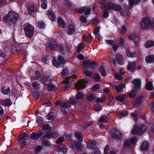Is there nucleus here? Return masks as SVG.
I'll return each mask as SVG.
<instances>
[{
	"label": "nucleus",
	"instance_id": "12",
	"mask_svg": "<svg viewBox=\"0 0 154 154\" xmlns=\"http://www.w3.org/2000/svg\"><path fill=\"white\" fill-rule=\"evenodd\" d=\"M57 47V45L55 41H50L46 46V48L48 50H54Z\"/></svg>",
	"mask_w": 154,
	"mask_h": 154
},
{
	"label": "nucleus",
	"instance_id": "54",
	"mask_svg": "<svg viewBox=\"0 0 154 154\" xmlns=\"http://www.w3.org/2000/svg\"><path fill=\"white\" fill-rule=\"evenodd\" d=\"M90 66L91 68H94L95 66H97V64L96 62H94L90 60Z\"/></svg>",
	"mask_w": 154,
	"mask_h": 154
},
{
	"label": "nucleus",
	"instance_id": "15",
	"mask_svg": "<svg viewBox=\"0 0 154 154\" xmlns=\"http://www.w3.org/2000/svg\"><path fill=\"white\" fill-rule=\"evenodd\" d=\"M57 151L59 152H62L66 153L67 151V149L66 146L63 145H58L57 148Z\"/></svg>",
	"mask_w": 154,
	"mask_h": 154
},
{
	"label": "nucleus",
	"instance_id": "36",
	"mask_svg": "<svg viewBox=\"0 0 154 154\" xmlns=\"http://www.w3.org/2000/svg\"><path fill=\"white\" fill-rule=\"evenodd\" d=\"M90 60H85L82 63V68L83 69L87 68L90 65Z\"/></svg>",
	"mask_w": 154,
	"mask_h": 154
},
{
	"label": "nucleus",
	"instance_id": "49",
	"mask_svg": "<svg viewBox=\"0 0 154 154\" xmlns=\"http://www.w3.org/2000/svg\"><path fill=\"white\" fill-rule=\"evenodd\" d=\"M64 140V137H60L55 142L57 144H59L62 143Z\"/></svg>",
	"mask_w": 154,
	"mask_h": 154
},
{
	"label": "nucleus",
	"instance_id": "16",
	"mask_svg": "<svg viewBox=\"0 0 154 154\" xmlns=\"http://www.w3.org/2000/svg\"><path fill=\"white\" fill-rule=\"evenodd\" d=\"M126 54L128 57H134L137 56L136 52L134 51H131L129 48L127 49Z\"/></svg>",
	"mask_w": 154,
	"mask_h": 154
},
{
	"label": "nucleus",
	"instance_id": "6",
	"mask_svg": "<svg viewBox=\"0 0 154 154\" xmlns=\"http://www.w3.org/2000/svg\"><path fill=\"white\" fill-rule=\"evenodd\" d=\"M133 88L136 91H138L140 88L141 84L140 80L138 79H136L132 82Z\"/></svg>",
	"mask_w": 154,
	"mask_h": 154
},
{
	"label": "nucleus",
	"instance_id": "5",
	"mask_svg": "<svg viewBox=\"0 0 154 154\" xmlns=\"http://www.w3.org/2000/svg\"><path fill=\"white\" fill-rule=\"evenodd\" d=\"M135 127V126L134 127L135 128L133 129L131 132L133 134H143L146 131V127L144 125L138 126L136 129Z\"/></svg>",
	"mask_w": 154,
	"mask_h": 154
},
{
	"label": "nucleus",
	"instance_id": "57",
	"mask_svg": "<svg viewBox=\"0 0 154 154\" xmlns=\"http://www.w3.org/2000/svg\"><path fill=\"white\" fill-rule=\"evenodd\" d=\"M81 22L83 23H85L87 22V20L85 17L83 15L80 18Z\"/></svg>",
	"mask_w": 154,
	"mask_h": 154
},
{
	"label": "nucleus",
	"instance_id": "26",
	"mask_svg": "<svg viewBox=\"0 0 154 154\" xmlns=\"http://www.w3.org/2000/svg\"><path fill=\"white\" fill-rule=\"evenodd\" d=\"M1 89L2 93L4 94L7 95L10 92L9 88L7 86L3 87Z\"/></svg>",
	"mask_w": 154,
	"mask_h": 154
},
{
	"label": "nucleus",
	"instance_id": "56",
	"mask_svg": "<svg viewBox=\"0 0 154 154\" xmlns=\"http://www.w3.org/2000/svg\"><path fill=\"white\" fill-rule=\"evenodd\" d=\"M76 147L78 151L80 152L82 150V144L79 142H78Z\"/></svg>",
	"mask_w": 154,
	"mask_h": 154
},
{
	"label": "nucleus",
	"instance_id": "7",
	"mask_svg": "<svg viewBox=\"0 0 154 154\" xmlns=\"http://www.w3.org/2000/svg\"><path fill=\"white\" fill-rule=\"evenodd\" d=\"M77 13H82L84 12L85 15H88L90 14L91 9L89 7H84L79 9H76L75 10Z\"/></svg>",
	"mask_w": 154,
	"mask_h": 154
},
{
	"label": "nucleus",
	"instance_id": "19",
	"mask_svg": "<svg viewBox=\"0 0 154 154\" xmlns=\"http://www.w3.org/2000/svg\"><path fill=\"white\" fill-rule=\"evenodd\" d=\"M146 62L147 63H152L154 62V56L152 54L146 56L145 58Z\"/></svg>",
	"mask_w": 154,
	"mask_h": 154
},
{
	"label": "nucleus",
	"instance_id": "38",
	"mask_svg": "<svg viewBox=\"0 0 154 154\" xmlns=\"http://www.w3.org/2000/svg\"><path fill=\"white\" fill-rule=\"evenodd\" d=\"M96 144L94 141L88 143L87 147L90 149H95Z\"/></svg>",
	"mask_w": 154,
	"mask_h": 154
},
{
	"label": "nucleus",
	"instance_id": "48",
	"mask_svg": "<svg viewBox=\"0 0 154 154\" xmlns=\"http://www.w3.org/2000/svg\"><path fill=\"white\" fill-rule=\"evenodd\" d=\"M49 78L48 77L46 78L45 76L43 77L40 79V81L42 83L47 84V82L48 81V80Z\"/></svg>",
	"mask_w": 154,
	"mask_h": 154
},
{
	"label": "nucleus",
	"instance_id": "35",
	"mask_svg": "<svg viewBox=\"0 0 154 154\" xmlns=\"http://www.w3.org/2000/svg\"><path fill=\"white\" fill-rule=\"evenodd\" d=\"M154 45V42L152 40L147 41L145 44V46L147 48H149Z\"/></svg>",
	"mask_w": 154,
	"mask_h": 154
},
{
	"label": "nucleus",
	"instance_id": "37",
	"mask_svg": "<svg viewBox=\"0 0 154 154\" xmlns=\"http://www.w3.org/2000/svg\"><path fill=\"white\" fill-rule=\"evenodd\" d=\"M75 135L79 141H82L83 140V137L81 133L76 132L75 133Z\"/></svg>",
	"mask_w": 154,
	"mask_h": 154
},
{
	"label": "nucleus",
	"instance_id": "33",
	"mask_svg": "<svg viewBox=\"0 0 154 154\" xmlns=\"http://www.w3.org/2000/svg\"><path fill=\"white\" fill-rule=\"evenodd\" d=\"M30 138L34 140H37L38 138V132H33L31 135Z\"/></svg>",
	"mask_w": 154,
	"mask_h": 154
},
{
	"label": "nucleus",
	"instance_id": "44",
	"mask_svg": "<svg viewBox=\"0 0 154 154\" xmlns=\"http://www.w3.org/2000/svg\"><path fill=\"white\" fill-rule=\"evenodd\" d=\"M137 91H136V90H134L133 89L130 92L128 93V95L130 98H134L136 95V92Z\"/></svg>",
	"mask_w": 154,
	"mask_h": 154
},
{
	"label": "nucleus",
	"instance_id": "41",
	"mask_svg": "<svg viewBox=\"0 0 154 154\" xmlns=\"http://www.w3.org/2000/svg\"><path fill=\"white\" fill-rule=\"evenodd\" d=\"M50 59L49 58L48 55H45L42 58V62L43 63L48 64L49 62V60Z\"/></svg>",
	"mask_w": 154,
	"mask_h": 154
},
{
	"label": "nucleus",
	"instance_id": "4",
	"mask_svg": "<svg viewBox=\"0 0 154 154\" xmlns=\"http://www.w3.org/2000/svg\"><path fill=\"white\" fill-rule=\"evenodd\" d=\"M152 22L148 17L144 18L141 23V27L144 29H146L152 26Z\"/></svg>",
	"mask_w": 154,
	"mask_h": 154
},
{
	"label": "nucleus",
	"instance_id": "45",
	"mask_svg": "<svg viewBox=\"0 0 154 154\" xmlns=\"http://www.w3.org/2000/svg\"><path fill=\"white\" fill-rule=\"evenodd\" d=\"M114 5V4L112 3H108L106 4V5L105 8L107 10H110L112 9H113Z\"/></svg>",
	"mask_w": 154,
	"mask_h": 154
},
{
	"label": "nucleus",
	"instance_id": "51",
	"mask_svg": "<svg viewBox=\"0 0 154 154\" xmlns=\"http://www.w3.org/2000/svg\"><path fill=\"white\" fill-rule=\"evenodd\" d=\"M106 99V98L105 96H103L102 97H99L96 100V102L97 103H100L102 102L105 101Z\"/></svg>",
	"mask_w": 154,
	"mask_h": 154
},
{
	"label": "nucleus",
	"instance_id": "28",
	"mask_svg": "<svg viewBox=\"0 0 154 154\" xmlns=\"http://www.w3.org/2000/svg\"><path fill=\"white\" fill-rule=\"evenodd\" d=\"M47 14L49 17L52 21L55 20L56 19V17L54 15V12L52 11H48Z\"/></svg>",
	"mask_w": 154,
	"mask_h": 154
},
{
	"label": "nucleus",
	"instance_id": "61",
	"mask_svg": "<svg viewBox=\"0 0 154 154\" xmlns=\"http://www.w3.org/2000/svg\"><path fill=\"white\" fill-rule=\"evenodd\" d=\"M114 101V99L113 96H110L109 97V99L108 100V103L109 104L113 103Z\"/></svg>",
	"mask_w": 154,
	"mask_h": 154
},
{
	"label": "nucleus",
	"instance_id": "25",
	"mask_svg": "<svg viewBox=\"0 0 154 154\" xmlns=\"http://www.w3.org/2000/svg\"><path fill=\"white\" fill-rule=\"evenodd\" d=\"M71 104L72 103H70L69 101L67 102H62L61 103V107L63 109H67L70 106Z\"/></svg>",
	"mask_w": 154,
	"mask_h": 154
},
{
	"label": "nucleus",
	"instance_id": "42",
	"mask_svg": "<svg viewBox=\"0 0 154 154\" xmlns=\"http://www.w3.org/2000/svg\"><path fill=\"white\" fill-rule=\"evenodd\" d=\"M107 0H103L99 2V6L102 9L105 8L106 5V2Z\"/></svg>",
	"mask_w": 154,
	"mask_h": 154
},
{
	"label": "nucleus",
	"instance_id": "63",
	"mask_svg": "<svg viewBox=\"0 0 154 154\" xmlns=\"http://www.w3.org/2000/svg\"><path fill=\"white\" fill-rule=\"evenodd\" d=\"M113 9L116 11H119L121 10V8L119 5L114 4Z\"/></svg>",
	"mask_w": 154,
	"mask_h": 154
},
{
	"label": "nucleus",
	"instance_id": "22",
	"mask_svg": "<svg viewBox=\"0 0 154 154\" xmlns=\"http://www.w3.org/2000/svg\"><path fill=\"white\" fill-rule=\"evenodd\" d=\"M82 70L83 71L84 74L88 77H91L93 74V72L88 69H82Z\"/></svg>",
	"mask_w": 154,
	"mask_h": 154
},
{
	"label": "nucleus",
	"instance_id": "58",
	"mask_svg": "<svg viewBox=\"0 0 154 154\" xmlns=\"http://www.w3.org/2000/svg\"><path fill=\"white\" fill-rule=\"evenodd\" d=\"M43 137L45 139H49L51 137H53L52 132L48 133L44 135Z\"/></svg>",
	"mask_w": 154,
	"mask_h": 154
},
{
	"label": "nucleus",
	"instance_id": "52",
	"mask_svg": "<svg viewBox=\"0 0 154 154\" xmlns=\"http://www.w3.org/2000/svg\"><path fill=\"white\" fill-rule=\"evenodd\" d=\"M95 98V96L92 94H90L87 97V99L90 101H92Z\"/></svg>",
	"mask_w": 154,
	"mask_h": 154
},
{
	"label": "nucleus",
	"instance_id": "13",
	"mask_svg": "<svg viewBox=\"0 0 154 154\" xmlns=\"http://www.w3.org/2000/svg\"><path fill=\"white\" fill-rule=\"evenodd\" d=\"M116 60L118 64L122 65L124 63V61L122 56L117 53L116 55Z\"/></svg>",
	"mask_w": 154,
	"mask_h": 154
},
{
	"label": "nucleus",
	"instance_id": "10",
	"mask_svg": "<svg viewBox=\"0 0 154 154\" xmlns=\"http://www.w3.org/2000/svg\"><path fill=\"white\" fill-rule=\"evenodd\" d=\"M136 140L134 138L127 140L124 143V147L125 148H130L134 144Z\"/></svg>",
	"mask_w": 154,
	"mask_h": 154
},
{
	"label": "nucleus",
	"instance_id": "29",
	"mask_svg": "<svg viewBox=\"0 0 154 154\" xmlns=\"http://www.w3.org/2000/svg\"><path fill=\"white\" fill-rule=\"evenodd\" d=\"M113 138L115 140H119L121 137V134L118 131H116L113 135Z\"/></svg>",
	"mask_w": 154,
	"mask_h": 154
},
{
	"label": "nucleus",
	"instance_id": "1",
	"mask_svg": "<svg viewBox=\"0 0 154 154\" xmlns=\"http://www.w3.org/2000/svg\"><path fill=\"white\" fill-rule=\"evenodd\" d=\"M19 15L17 14L13 11H10L7 15L4 16L3 21L9 26H11L15 23Z\"/></svg>",
	"mask_w": 154,
	"mask_h": 154
},
{
	"label": "nucleus",
	"instance_id": "59",
	"mask_svg": "<svg viewBox=\"0 0 154 154\" xmlns=\"http://www.w3.org/2000/svg\"><path fill=\"white\" fill-rule=\"evenodd\" d=\"M78 142H76L74 141H72L70 143V146L71 148H73L76 146L77 143Z\"/></svg>",
	"mask_w": 154,
	"mask_h": 154
},
{
	"label": "nucleus",
	"instance_id": "50",
	"mask_svg": "<svg viewBox=\"0 0 154 154\" xmlns=\"http://www.w3.org/2000/svg\"><path fill=\"white\" fill-rule=\"evenodd\" d=\"M55 116L53 112H51L48 115V120L54 119Z\"/></svg>",
	"mask_w": 154,
	"mask_h": 154
},
{
	"label": "nucleus",
	"instance_id": "20",
	"mask_svg": "<svg viewBox=\"0 0 154 154\" xmlns=\"http://www.w3.org/2000/svg\"><path fill=\"white\" fill-rule=\"evenodd\" d=\"M37 8V6L35 4L29 6L28 8L29 13L31 14L35 12Z\"/></svg>",
	"mask_w": 154,
	"mask_h": 154
},
{
	"label": "nucleus",
	"instance_id": "34",
	"mask_svg": "<svg viewBox=\"0 0 154 154\" xmlns=\"http://www.w3.org/2000/svg\"><path fill=\"white\" fill-rule=\"evenodd\" d=\"M51 129V128L50 125L48 124H44L43 125L42 130L44 131H49Z\"/></svg>",
	"mask_w": 154,
	"mask_h": 154
},
{
	"label": "nucleus",
	"instance_id": "3",
	"mask_svg": "<svg viewBox=\"0 0 154 154\" xmlns=\"http://www.w3.org/2000/svg\"><path fill=\"white\" fill-rule=\"evenodd\" d=\"M24 29L26 36L30 38L33 36L34 27L32 25L26 23L24 26Z\"/></svg>",
	"mask_w": 154,
	"mask_h": 154
},
{
	"label": "nucleus",
	"instance_id": "47",
	"mask_svg": "<svg viewBox=\"0 0 154 154\" xmlns=\"http://www.w3.org/2000/svg\"><path fill=\"white\" fill-rule=\"evenodd\" d=\"M85 46V44L84 43H82L80 44L79 45L78 47L77 51L79 52L81 51L83 48Z\"/></svg>",
	"mask_w": 154,
	"mask_h": 154
},
{
	"label": "nucleus",
	"instance_id": "27",
	"mask_svg": "<svg viewBox=\"0 0 154 154\" xmlns=\"http://www.w3.org/2000/svg\"><path fill=\"white\" fill-rule=\"evenodd\" d=\"M126 96L125 94H122L116 97V99L120 102H122L126 98Z\"/></svg>",
	"mask_w": 154,
	"mask_h": 154
},
{
	"label": "nucleus",
	"instance_id": "30",
	"mask_svg": "<svg viewBox=\"0 0 154 154\" xmlns=\"http://www.w3.org/2000/svg\"><path fill=\"white\" fill-rule=\"evenodd\" d=\"M136 66L134 62H130L127 66L128 69L131 71L134 70Z\"/></svg>",
	"mask_w": 154,
	"mask_h": 154
},
{
	"label": "nucleus",
	"instance_id": "40",
	"mask_svg": "<svg viewBox=\"0 0 154 154\" xmlns=\"http://www.w3.org/2000/svg\"><path fill=\"white\" fill-rule=\"evenodd\" d=\"M148 148V143L146 142H144L141 146V149L142 150H145Z\"/></svg>",
	"mask_w": 154,
	"mask_h": 154
},
{
	"label": "nucleus",
	"instance_id": "21",
	"mask_svg": "<svg viewBox=\"0 0 154 154\" xmlns=\"http://www.w3.org/2000/svg\"><path fill=\"white\" fill-rule=\"evenodd\" d=\"M128 1L130 7L131 8L134 5H137L139 4L141 0H128Z\"/></svg>",
	"mask_w": 154,
	"mask_h": 154
},
{
	"label": "nucleus",
	"instance_id": "2",
	"mask_svg": "<svg viewBox=\"0 0 154 154\" xmlns=\"http://www.w3.org/2000/svg\"><path fill=\"white\" fill-rule=\"evenodd\" d=\"M62 78L65 79L63 81V83L69 84L73 81L74 79H75L76 77L75 76H72L71 75H70L69 72L67 70H63L61 74Z\"/></svg>",
	"mask_w": 154,
	"mask_h": 154
},
{
	"label": "nucleus",
	"instance_id": "32",
	"mask_svg": "<svg viewBox=\"0 0 154 154\" xmlns=\"http://www.w3.org/2000/svg\"><path fill=\"white\" fill-rule=\"evenodd\" d=\"M108 120V118L106 116H101L100 118L99 122L104 123H106Z\"/></svg>",
	"mask_w": 154,
	"mask_h": 154
},
{
	"label": "nucleus",
	"instance_id": "8",
	"mask_svg": "<svg viewBox=\"0 0 154 154\" xmlns=\"http://www.w3.org/2000/svg\"><path fill=\"white\" fill-rule=\"evenodd\" d=\"M83 94L82 92H78L76 95L75 98H71L69 99L70 103L75 104L78 102V100L83 98Z\"/></svg>",
	"mask_w": 154,
	"mask_h": 154
},
{
	"label": "nucleus",
	"instance_id": "9",
	"mask_svg": "<svg viewBox=\"0 0 154 154\" xmlns=\"http://www.w3.org/2000/svg\"><path fill=\"white\" fill-rule=\"evenodd\" d=\"M65 60L64 57L61 56L58 57L57 60H55L53 62L54 66L57 68L60 67L62 64L65 63Z\"/></svg>",
	"mask_w": 154,
	"mask_h": 154
},
{
	"label": "nucleus",
	"instance_id": "43",
	"mask_svg": "<svg viewBox=\"0 0 154 154\" xmlns=\"http://www.w3.org/2000/svg\"><path fill=\"white\" fill-rule=\"evenodd\" d=\"M146 89L149 90H152L153 89V86L151 82H148L146 85Z\"/></svg>",
	"mask_w": 154,
	"mask_h": 154
},
{
	"label": "nucleus",
	"instance_id": "18",
	"mask_svg": "<svg viewBox=\"0 0 154 154\" xmlns=\"http://www.w3.org/2000/svg\"><path fill=\"white\" fill-rule=\"evenodd\" d=\"M75 29L74 26L73 24H70L68 27L67 33L69 35H71L74 33Z\"/></svg>",
	"mask_w": 154,
	"mask_h": 154
},
{
	"label": "nucleus",
	"instance_id": "60",
	"mask_svg": "<svg viewBox=\"0 0 154 154\" xmlns=\"http://www.w3.org/2000/svg\"><path fill=\"white\" fill-rule=\"evenodd\" d=\"M106 42L109 45H114L115 44V42L114 41L112 40H107L106 41Z\"/></svg>",
	"mask_w": 154,
	"mask_h": 154
},
{
	"label": "nucleus",
	"instance_id": "31",
	"mask_svg": "<svg viewBox=\"0 0 154 154\" xmlns=\"http://www.w3.org/2000/svg\"><path fill=\"white\" fill-rule=\"evenodd\" d=\"M29 136V134L25 132H24L22 134L21 136L19 137L18 141L20 142L22 140H25L26 137H28Z\"/></svg>",
	"mask_w": 154,
	"mask_h": 154
},
{
	"label": "nucleus",
	"instance_id": "46",
	"mask_svg": "<svg viewBox=\"0 0 154 154\" xmlns=\"http://www.w3.org/2000/svg\"><path fill=\"white\" fill-rule=\"evenodd\" d=\"M42 2V7L44 9H46L47 8V4L46 0H41Z\"/></svg>",
	"mask_w": 154,
	"mask_h": 154
},
{
	"label": "nucleus",
	"instance_id": "64",
	"mask_svg": "<svg viewBox=\"0 0 154 154\" xmlns=\"http://www.w3.org/2000/svg\"><path fill=\"white\" fill-rule=\"evenodd\" d=\"M32 86L35 89L38 90V84L37 82H33Z\"/></svg>",
	"mask_w": 154,
	"mask_h": 154
},
{
	"label": "nucleus",
	"instance_id": "24",
	"mask_svg": "<svg viewBox=\"0 0 154 154\" xmlns=\"http://www.w3.org/2000/svg\"><path fill=\"white\" fill-rule=\"evenodd\" d=\"M1 103L3 105L8 106L11 105V101L9 99H7L1 101Z\"/></svg>",
	"mask_w": 154,
	"mask_h": 154
},
{
	"label": "nucleus",
	"instance_id": "14",
	"mask_svg": "<svg viewBox=\"0 0 154 154\" xmlns=\"http://www.w3.org/2000/svg\"><path fill=\"white\" fill-rule=\"evenodd\" d=\"M112 87L116 90V91L119 93L120 92H123V89L125 87V85L124 83H121L119 85L112 86Z\"/></svg>",
	"mask_w": 154,
	"mask_h": 154
},
{
	"label": "nucleus",
	"instance_id": "39",
	"mask_svg": "<svg viewBox=\"0 0 154 154\" xmlns=\"http://www.w3.org/2000/svg\"><path fill=\"white\" fill-rule=\"evenodd\" d=\"M100 72L102 76L105 77L106 75V70L104 67L103 66H100Z\"/></svg>",
	"mask_w": 154,
	"mask_h": 154
},
{
	"label": "nucleus",
	"instance_id": "62",
	"mask_svg": "<svg viewBox=\"0 0 154 154\" xmlns=\"http://www.w3.org/2000/svg\"><path fill=\"white\" fill-rule=\"evenodd\" d=\"M128 113V112H120L118 113V115L121 117H124L127 116Z\"/></svg>",
	"mask_w": 154,
	"mask_h": 154
},
{
	"label": "nucleus",
	"instance_id": "11",
	"mask_svg": "<svg viewBox=\"0 0 154 154\" xmlns=\"http://www.w3.org/2000/svg\"><path fill=\"white\" fill-rule=\"evenodd\" d=\"M87 82V80H80L78 81L75 84L76 88L77 90L83 88L85 86V83Z\"/></svg>",
	"mask_w": 154,
	"mask_h": 154
},
{
	"label": "nucleus",
	"instance_id": "17",
	"mask_svg": "<svg viewBox=\"0 0 154 154\" xmlns=\"http://www.w3.org/2000/svg\"><path fill=\"white\" fill-rule=\"evenodd\" d=\"M57 48L62 53H64L66 51V46L63 44H59L57 45Z\"/></svg>",
	"mask_w": 154,
	"mask_h": 154
},
{
	"label": "nucleus",
	"instance_id": "23",
	"mask_svg": "<svg viewBox=\"0 0 154 154\" xmlns=\"http://www.w3.org/2000/svg\"><path fill=\"white\" fill-rule=\"evenodd\" d=\"M57 21L59 25L61 27L65 28L66 26V23L62 20L61 17H59Z\"/></svg>",
	"mask_w": 154,
	"mask_h": 154
},
{
	"label": "nucleus",
	"instance_id": "55",
	"mask_svg": "<svg viewBox=\"0 0 154 154\" xmlns=\"http://www.w3.org/2000/svg\"><path fill=\"white\" fill-rule=\"evenodd\" d=\"M100 32V28L97 27L95 28L93 30V33L95 35H98Z\"/></svg>",
	"mask_w": 154,
	"mask_h": 154
},
{
	"label": "nucleus",
	"instance_id": "53",
	"mask_svg": "<svg viewBox=\"0 0 154 154\" xmlns=\"http://www.w3.org/2000/svg\"><path fill=\"white\" fill-rule=\"evenodd\" d=\"M55 87V86L53 84H50L48 86V89L49 91H52Z\"/></svg>",
	"mask_w": 154,
	"mask_h": 154
}]
</instances>
